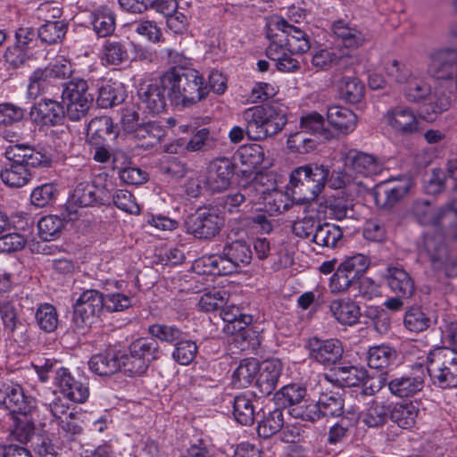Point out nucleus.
Wrapping results in <instances>:
<instances>
[{"label":"nucleus","instance_id":"f257e3e1","mask_svg":"<svg viewBox=\"0 0 457 457\" xmlns=\"http://www.w3.org/2000/svg\"><path fill=\"white\" fill-rule=\"evenodd\" d=\"M164 81L168 85V98L176 106L193 105L208 95L203 76L193 69L173 67L164 72Z\"/></svg>","mask_w":457,"mask_h":457},{"label":"nucleus","instance_id":"f03ea898","mask_svg":"<svg viewBox=\"0 0 457 457\" xmlns=\"http://www.w3.org/2000/svg\"><path fill=\"white\" fill-rule=\"evenodd\" d=\"M245 134L252 140H263L278 134L287 123L285 109L276 104L256 105L242 112Z\"/></svg>","mask_w":457,"mask_h":457},{"label":"nucleus","instance_id":"7ed1b4c3","mask_svg":"<svg viewBox=\"0 0 457 457\" xmlns=\"http://www.w3.org/2000/svg\"><path fill=\"white\" fill-rule=\"evenodd\" d=\"M328 176L329 169L327 166L305 164L293 170L287 188L297 203H309L323 191Z\"/></svg>","mask_w":457,"mask_h":457},{"label":"nucleus","instance_id":"20e7f679","mask_svg":"<svg viewBox=\"0 0 457 457\" xmlns=\"http://www.w3.org/2000/svg\"><path fill=\"white\" fill-rule=\"evenodd\" d=\"M266 34L271 44L287 49L290 54H303L311 47L305 31L278 16L268 21Z\"/></svg>","mask_w":457,"mask_h":457},{"label":"nucleus","instance_id":"39448f33","mask_svg":"<svg viewBox=\"0 0 457 457\" xmlns=\"http://www.w3.org/2000/svg\"><path fill=\"white\" fill-rule=\"evenodd\" d=\"M427 370L430 378L443 388L457 386V353L442 347L431 351Z\"/></svg>","mask_w":457,"mask_h":457},{"label":"nucleus","instance_id":"423d86ee","mask_svg":"<svg viewBox=\"0 0 457 457\" xmlns=\"http://www.w3.org/2000/svg\"><path fill=\"white\" fill-rule=\"evenodd\" d=\"M224 220L214 208H199L185 221L188 234L200 240H210L220 234Z\"/></svg>","mask_w":457,"mask_h":457},{"label":"nucleus","instance_id":"0eeeda50","mask_svg":"<svg viewBox=\"0 0 457 457\" xmlns=\"http://www.w3.org/2000/svg\"><path fill=\"white\" fill-rule=\"evenodd\" d=\"M252 254L249 244L245 240H234L224 245L222 253L212 262V266L216 268L219 273L230 274L237 268L248 265Z\"/></svg>","mask_w":457,"mask_h":457},{"label":"nucleus","instance_id":"6e6552de","mask_svg":"<svg viewBox=\"0 0 457 457\" xmlns=\"http://www.w3.org/2000/svg\"><path fill=\"white\" fill-rule=\"evenodd\" d=\"M96 204H110L111 197L107 196V192L104 188H99L90 182L78 183L66 204L69 219H76L79 208L93 206Z\"/></svg>","mask_w":457,"mask_h":457},{"label":"nucleus","instance_id":"1a4fd4ad","mask_svg":"<svg viewBox=\"0 0 457 457\" xmlns=\"http://www.w3.org/2000/svg\"><path fill=\"white\" fill-rule=\"evenodd\" d=\"M305 347L309 358L325 367L339 363L344 353L343 344L337 338L321 339L313 337L308 339Z\"/></svg>","mask_w":457,"mask_h":457},{"label":"nucleus","instance_id":"9d476101","mask_svg":"<svg viewBox=\"0 0 457 457\" xmlns=\"http://www.w3.org/2000/svg\"><path fill=\"white\" fill-rule=\"evenodd\" d=\"M104 305V296L97 290H86L74 304L72 321L79 328L89 326Z\"/></svg>","mask_w":457,"mask_h":457},{"label":"nucleus","instance_id":"9b49d317","mask_svg":"<svg viewBox=\"0 0 457 457\" xmlns=\"http://www.w3.org/2000/svg\"><path fill=\"white\" fill-rule=\"evenodd\" d=\"M0 405L13 416L30 413L36 407V403L33 397L25 395L19 384L8 382L0 385Z\"/></svg>","mask_w":457,"mask_h":457},{"label":"nucleus","instance_id":"f8f14e48","mask_svg":"<svg viewBox=\"0 0 457 457\" xmlns=\"http://www.w3.org/2000/svg\"><path fill=\"white\" fill-rule=\"evenodd\" d=\"M168 85L164 81V73L157 79L142 83L137 90L141 104L151 113L163 112L167 105Z\"/></svg>","mask_w":457,"mask_h":457},{"label":"nucleus","instance_id":"ddd939ff","mask_svg":"<svg viewBox=\"0 0 457 457\" xmlns=\"http://www.w3.org/2000/svg\"><path fill=\"white\" fill-rule=\"evenodd\" d=\"M382 120L390 131L400 136H411L419 131V120L409 107H391L383 114Z\"/></svg>","mask_w":457,"mask_h":457},{"label":"nucleus","instance_id":"4468645a","mask_svg":"<svg viewBox=\"0 0 457 457\" xmlns=\"http://www.w3.org/2000/svg\"><path fill=\"white\" fill-rule=\"evenodd\" d=\"M235 173V165L228 158H219L211 162L204 179V187L212 193L227 190Z\"/></svg>","mask_w":457,"mask_h":457},{"label":"nucleus","instance_id":"2eb2a0df","mask_svg":"<svg viewBox=\"0 0 457 457\" xmlns=\"http://www.w3.org/2000/svg\"><path fill=\"white\" fill-rule=\"evenodd\" d=\"M282 371V363L278 359L265 360L259 363L253 395L264 397L276 388Z\"/></svg>","mask_w":457,"mask_h":457},{"label":"nucleus","instance_id":"dca6fc26","mask_svg":"<svg viewBox=\"0 0 457 457\" xmlns=\"http://www.w3.org/2000/svg\"><path fill=\"white\" fill-rule=\"evenodd\" d=\"M428 73L437 79H452L457 73V49L442 48L430 55Z\"/></svg>","mask_w":457,"mask_h":457},{"label":"nucleus","instance_id":"f3484780","mask_svg":"<svg viewBox=\"0 0 457 457\" xmlns=\"http://www.w3.org/2000/svg\"><path fill=\"white\" fill-rule=\"evenodd\" d=\"M29 117L38 126H56L62 122L65 112L61 103L43 98L30 108Z\"/></svg>","mask_w":457,"mask_h":457},{"label":"nucleus","instance_id":"a211bd4d","mask_svg":"<svg viewBox=\"0 0 457 457\" xmlns=\"http://www.w3.org/2000/svg\"><path fill=\"white\" fill-rule=\"evenodd\" d=\"M411 187L409 179H404L396 183L386 181L377 186L373 197L377 205L389 210L402 201Z\"/></svg>","mask_w":457,"mask_h":457},{"label":"nucleus","instance_id":"6ab92c4d","mask_svg":"<svg viewBox=\"0 0 457 457\" xmlns=\"http://www.w3.org/2000/svg\"><path fill=\"white\" fill-rule=\"evenodd\" d=\"M55 381L61 393L69 400L83 403L89 396L87 383L82 379H77L65 368L55 370Z\"/></svg>","mask_w":457,"mask_h":457},{"label":"nucleus","instance_id":"aec40b11","mask_svg":"<svg viewBox=\"0 0 457 457\" xmlns=\"http://www.w3.org/2000/svg\"><path fill=\"white\" fill-rule=\"evenodd\" d=\"M383 278L390 290L403 298H411L415 292V284L411 275L401 266L389 265Z\"/></svg>","mask_w":457,"mask_h":457},{"label":"nucleus","instance_id":"412c9836","mask_svg":"<svg viewBox=\"0 0 457 457\" xmlns=\"http://www.w3.org/2000/svg\"><path fill=\"white\" fill-rule=\"evenodd\" d=\"M419 251L420 255L428 256L434 270H441L448 252L444 242V235L430 232L424 234Z\"/></svg>","mask_w":457,"mask_h":457},{"label":"nucleus","instance_id":"4be33fe9","mask_svg":"<svg viewBox=\"0 0 457 457\" xmlns=\"http://www.w3.org/2000/svg\"><path fill=\"white\" fill-rule=\"evenodd\" d=\"M4 154L8 160H16L27 169L29 167H48L51 164L49 155L25 145H10Z\"/></svg>","mask_w":457,"mask_h":457},{"label":"nucleus","instance_id":"5701e85b","mask_svg":"<svg viewBox=\"0 0 457 457\" xmlns=\"http://www.w3.org/2000/svg\"><path fill=\"white\" fill-rule=\"evenodd\" d=\"M118 130L108 116L96 117L87 125V141L90 145H108L114 141Z\"/></svg>","mask_w":457,"mask_h":457},{"label":"nucleus","instance_id":"b1692460","mask_svg":"<svg viewBox=\"0 0 457 457\" xmlns=\"http://www.w3.org/2000/svg\"><path fill=\"white\" fill-rule=\"evenodd\" d=\"M326 378L342 386H357L367 378V370L362 367L351 364L335 366Z\"/></svg>","mask_w":457,"mask_h":457},{"label":"nucleus","instance_id":"393cba45","mask_svg":"<svg viewBox=\"0 0 457 457\" xmlns=\"http://www.w3.org/2000/svg\"><path fill=\"white\" fill-rule=\"evenodd\" d=\"M345 164L364 176L377 175L382 170V163L376 156L355 149L346 154Z\"/></svg>","mask_w":457,"mask_h":457},{"label":"nucleus","instance_id":"a878e982","mask_svg":"<svg viewBox=\"0 0 457 457\" xmlns=\"http://www.w3.org/2000/svg\"><path fill=\"white\" fill-rule=\"evenodd\" d=\"M328 123L337 131L343 134H349L353 131L357 123V117L354 112L342 106H329L327 110Z\"/></svg>","mask_w":457,"mask_h":457},{"label":"nucleus","instance_id":"bb28decb","mask_svg":"<svg viewBox=\"0 0 457 457\" xmlns=\"http://www.w3.org/2000/svg\"><path fill=\"white\" fill-rule=\"evenodd\" d=\"M332 30L342 46L346 48L356 49L361 46L365 42L363 33L350 22L343 20L335 21L332 25Z\"/></svg>","mask_w":457,"mask_h":457},{"label":"nucleus","instance_id":"cd10ccee","mask_svg":"<svg viewBox=\"0 0 457 457\" xmlns=\"http://www.w3.org/2000/svg\"><path fill=\"white\" fill-rule=\"evenodd\" d=\"M334 74L333 79L337 86L341 97L348 103L356 104L361 102L364 96V85L361 81L353 76H342Z\"/></svg>","mask_w":457,"mask_h":457},{"label":"nucleus","instance_id":"c85d7f7f","mask_svg":"<svg viewBox=\"0 0 457 457\" xmlns=\"http://www.w3.org/2000/svg\"><path fill=\"white\" fill-rule=\"evenodd\" d=\"M327 212L335 220L353 219L355 217L353 200L342 192L329 196L325 201Z\"/></svg>","mask_w":457,"mask_h":457},{"label":"nucleus","instance_id":"c756f323","mask_svg":"<svg viewBox=\"0 0 457 457\" xmlns=\"http://www.w3.org/2000/svg\"><path fill=\"white\" fill-rule=\"evenodd\" d=\"M120 352H108L91 357L89 369L99 376H112L121 370Z\"/></svg>","mask_w":457,"mask_h":457},{"label":"nucleus","instance_id":"7c9ffc66","mask_svg":"<svg viewBox=\"0 0 457 457\" xmlns=\"http://www.w3.org/2000/svg\"><path fill=\"white\" fill-rule=\"evenodd\" d=\"M329 310L335 319L343 325L353 326L361 317L359 305L351 300H334L329 304Z\"/></svg>","mask_w":457,"mask_h":457},{"label":"nucleus","instance_id":"2f4dec72","mask_svg":"<svg viewBox=\"0 0 457 457\" xmlns=\"http://www.w3.org/2000/svg\"><path fill=\"white\" fill-rule=\"evenodd\" d=\"M221 308L220 317L226 322L223 330L227 334L241 332L253 321L252 316L242 313L237 306L228 305Z\"/></svg>","mask_w":457,"mask_h":457},{"label":"nucleus","instance_id":"473e14b6","mask_svg":"<svg viewBox=\"0 0 457 457\" xmlns=\"http://www.w3.org/2000/svg\"><path fill=\"white\" fill-rule=\"evenodd\" d=\"M412 217L421 225L444 227L441 208L435 211L428 200H417L411 210Z\"/></svg>","mask_w":457,"mask_h":457},{"label":"nucleus","instance_id":"72a5a7b5","mask_svg":"<svg viewBox=\"0 0 457 457\" xmlns=\"http://www.w3.org/2000/svg\"><path fill=\"white\" fill-rule=\"evenodd\" d=\"M424 386L423 378L418 376H403L392 379L388 388L397 397H411L421 391Z\"/></svg>","mask_w":457,"mask_h":457},{"label":"nucleus","instance_id":"f704fd0d","mask_svg":"<svg viewBox=\"0 0 457 457\" xmlns=\"http://www.w3.org/2000/svg\"><path fill=\"white\" fill-rule=\"evenodd\" d=\"M62 87V98L63 102H93L94 96L88 92L87 81L75 78L69 82H61Z\"/></svg>","mask_w":457,"mask_h":457},{"label":"nucleus","instance_id":"c9c22d12","mask_svg":"<svg viewBox=\"0 0 457 457\" xmlns=\"http://www.w3.org/2000/svg\"><path fill=\"white\" fill-rule=\"evenodd\" d=\"M165 134L162 126L154 121H149L142 123L133 135L139 141L138 145L143 148H151L161 143Z\"/></svg>","mask_w":457,"mask_h":457},{"label":"nucleus","instance_id":"e433bc0d","mask_svg":"<svg viewBox=\"0 0 457 457\" xmlns=\"http://www.w3.org/2000/svg\"><path fill=\"white\" fill-rule=\"evenodd\" d=\"M350 58L348 56H337L332 50L321 49L317 51L312 58V63L319 70H327L332 64L337 65L334 74H340L343 71L350 68Z\"/></svg>","mask_w":457,"mask_h":457},{"label":"nucleus","instance_id":"4c0bfd02","mask_svg":"<svg viewBox=\"0 0 457 457\" xmlns=\"http://www.w3.org/2000/svg\"><path fill=\"white\" fill-rule=\"evenodd\" d=\"M420 408L412 402L396 403L390 408V420L402 428H411L418 418Z\"/></svg>","mask_w":457,"mask_h":457},{"label":"nucleus","instance_id":"58836bf2","mask_svg":"<svg viewBox=\"0 0 457 457\" xmlns=\"http://www.w3.org/2000/svg\"><path fill=\"white\" fill-rule=\"evenodd\" d=\"M342 238V229L338 226L328 222L318 224L312 235V242L317 245L328 248L337 247Z\"/></svg>","mask_w":457,"mask_h":457},{"label":"nucleus","instance_id":"ea45409f","mask_svg":"<svg viewBox=\"0 0 457 457\" xmlns=\"http://www.w3.org/2000/svg\"><path fill=\"white\" fill-rule=\"evenodd\" d=\"M11 163L6 166L1 172L0 178L2 181L10 187H21L30 179L29 169L24 167L16 160H9Z\"/></svg>","mask_w":457,"mask_h":457},{"label":"nucleus","instance_id":"a19ab883","mask_svg":"<svg viewBox=\"0 0 457 457\" xmlns=\"http://www.w3.org/2000/svg\"><path fill=\"white\" fill-rule=\"evenodd\" d=\"M293 54L287 52V49L274 46L270 43L266 49V55L276 62V67L282 72H295L299 70V62L292 57Z\"/></svg>","mask_w":457,"mask_h":457},{"label":"nucleus","instance_id":"79ce46f5","mask_svg":"<svg viewBox=\"0 0 457 457\" xmlns=\"http://www.w3.org/2000/svg\"><path fill=\"white\" fill-rule=\"evenodd\" d=\"M397 358L396 351L389 345H379L370 347L367 361L371 369H384L395 362Z\"/></svg>","mask_w":457,"mask_h":457},{"label":"nucleus","instance_id":"37998d69","mask_svg":"<svg viewBox=\"0 0 457 457\" xmlns=\"http://www.w3.org/2000/svg\"><path fill=\"white\" fill-rule=\"evenodd\" d=\"M390 418V406L373 401L363 411L362 422L370 428L383 427Z\"/></svg>","mask_w":457,"mask_h":457},{"label":"nucleus","instance_id":"c03bdc74","mask_svg":"<svg viewBox=\"0 0 457 457\" xmlns=\"http://www.w3.org/2000/svg\"><path fill=\"white\" fill-rule=\"evenodd\" d=\"M44 69H37L29 77L28 96L35 99L43 94H51L58 86L55 85Z\"/></svg>","mask_w":457,"mask_h":457},{"label":"nucleus","instance_id":"a18cd8bd","mask_svg":"<svg viewBox=\"0 0 457 457\" xmlns=\"http://www.w3.org/2000/svg\"><path fill=\"white\" fill-rule=\"evenodd\" d=\"M129 349L149 365L159 359L161 353L158 342L152 337H139L129 344Z\"/></svg>","mask_w":457,"mask_h":457},{"label":"nucleus","instance_id":"49530a36","mask_svg":"<svg viewBox=\"0 0 457 457\" xmlns=\"http://www.w3.org/2000/svg\"><path fill=\"white\" fill-rule=\"evenodd\" d=\"M123 94L120 87L108 80H102L98 86L96 103L101 108H109L123 101Z\"/></svg>","mask_w":457,"mask_h":457},{"label":"nucleus","instance_id":"de8ad7c7","mask_svg":"<svg viewBox=\"0 0 457 457\" xmlns=\"http://www.w3.org/2000/svg\"><path fill=\"white\" fill-rule=\"evenodd\" d=\"M91 23L96 33L105 37L115 29V16L110 9L102 7L92 14Z\"/></svg>","mask_w":457,"mask_h":457},{"label":"nucleus","instance_id":"09e8293b","mask_svg":"<svg viewBox=\"0 0 457 457\" xmlns=\"http://www.w3.org/2000/svg\"><path fill=\"white\" fill-rule=\"evenodd\" d=\"M284 425V417L280 409H274L264 415L259 421L257 433L259 436L269 438L281 430Z\"/></svg>","mask_w":457,"mask_h":457},{"label":"nucleus","instance_id":"8fccbe9b","mask_svg":"<svg viewBox=\"0 0 457 457\" xmlns=\"http://www.w3.org/2000/svg\"><path fill=\"white\" fill-rule=\"evenodd\" d=\"M317 402L320 418H337L344 413V400L337 394H322Z\"/></svg>","mask_w":457,"mask_h":457},{"label":"nucleus","instance_id":"3c124183","mask_svg":"<svg viewBox=\"0 0 457 457\" xmlns=\"http://www.w3.org/2000/svg\"><path fill=\"white\" fill-rule=\"evenodd\" d=\"M67 32V24L63 21H46L37 30V36L43 43L48 45L62 41Z\"/></svg>","mask_w":457,"mask_h":457},{"label":"nucleus","instance_id":"603ef678","mask_svg":"<svg viewBox=\"0 0 457 457\" xmlns=\"http://www.w3.org/2000/svg\"><path fill=\"white\" fill-rule=\"evenodd\" d=\"M126 43L119 40H106L103 46L102 60L111 65H119L128 60Z\"/></svg>","mask_w":457,"mask_h":457},{"label":"nucleus","instance_id":"864d4df0","mask_svg":"<svg viewBox=\"0 0 457 457\" xmlns=\"http://www.w3.org/2000/svg\"><path fill=\"white\" fill-rule=\"evenodd\" d=\"M120 356L121 370L128 377L142 376L150 366L146 361L142 360L129 349H128V353L120 352Z\"/></svg>","mask_w":457,"mask_h":457},{"label":"nucleus","instance_id":"5fc2aeb1","mask_svg":"<svg viewBox=\"0 0 457 457\" xmlns=\"http://www.w3.org/2000/svg\"><path fill=\"white\" fill-rule=\"evenodd\" d=\"M259 362L255 359H245L233 373V382L240 387H247L256 378Z\"/></svg>","mask_w":457,"mask_h":457},{"label":"nucleus","instance_id":"6e6d98bb","mask_svg":"<svg viewBox=\"0 0 457 457\" xmlns=\"http://www.w3.org/2000/svg\"><path fill=\"white\" fill-rule=\"evenodd\" d=\"M233 415L241 425H252L254 422V408L252 401L243 395L236 396L233 401Z\"/></svg>","mask_w":457,"mask_h":457},{"label":"nucleus","instance_id":"4d7b16f0","mask_svg":"<svg viewBox=\"0 0 457 457\" xmlns=\"http://www.w3.org/2000/svg\"><path fill=\"white\" fill-rule=\"evenodd\" d=\"M29 413L16 414L12 416V435L21 443L28 442L34 434V422L29 417Z\"/></svg>","mask_w":457,"mask_h":457},{"label":"nucleus","instance_id":"13d9d810","mask_svg":"<svg viewBox=\"0 0 457 457\" xmlns=\"http://www.w3.org/2000/svg\"><path fill=\"white\" fill-rule=\"evenodd\" d=\"M40 238L46 242L59 237L63 228V221L54 215L41 218L37 224Z\"/></svg>","mask_w":457,"mask_h":457},{"label":"nucleus","instance_id":"bf43d9fd","mask_svg":"<svg viewBox=\"0 0 457 457\" xmlns=\"http://www.w3.org/2000/svg\"><path fill=\"white\" fill-rule=\"evenodd\" d=\"M152 338L159 339L168 344H175L182 339L184 332L174 325L155 323L148 328Z\"/></svg>","mask_w":457,"mask_h":457},{"label":"nucleus","instance_id":"052dcab7","mask_svg":"<svg viewBox=\"0 0 457 457\" xmlns=\"http://www.w3.org/2000/svg\"><path fill=\"white\" fill-rule=\"evenodd\" d=\"M403 324L408 330L419 333L430 326V319L420 307L412 306L405 312Z\"/></svg>","mask_w":457,"mask_h":457},{"label":"nucleus","instance_id":"680f3d73","mask_svg":"<svg viewBox=\"0 0 457 457\" xmlns=\"http://www.w3.org/2000/svg\"><path fill=\"white\" fill-rule=\"evenodd\" d=\"M301 128L303 131L311 132L313 135H320L324 139L329 140L334 134L324 128V119L318 112H312L301 118Z\"/></svg>","mask_w":457,"mask_h":457},{"label":"nucleus","instance_id":"e2e57ef3","mask_svg":"<svg viewBox=\"0 0 457 457\" xmlns=\"http://www.w3.org/2000/svg\"><path fill=\"white\" fill-rule=\"evenodd\" d=\"M36 320L39 328L45 332H54L58 326L56 309L49 303L40 305L36 312Z\"/></svg>","mask_w":457,"mask_h":457},{"label":"nucleus","instance_id":"0e129e2a","mask_svg":"<svg viewBox=\"0 0 457 457\" xmlns=\"http://www.w3.org/2000/svg\"><path fill=\"white\" fill-rule=\"evenodd\" d=\"M197 351L195 341L182 338L176 343L172 358L181 365H188L195 360Z\"/></svg>","mask_w":457,"mask_h":457},{"label":"nucleus","instance_id":"69168bd1","mask_svg":"<svg viewBox=\"0 0 457 457\" xmlns=\"http://www.w3.org/2000/svg\"><path fill=\"white\" fill-rule=\"evenodd\" d=\"M290 414L296 419L307 421H316L320 419V409L317 401L306 397L290 409Z\"/></svg>","mask_w":457,"mask_h":457},{"label":"nucleus","instance_id":"338daca9","mask_svg":"<svg viewBox=\"0 0 457 457\" xmlns=\"http://www.w3.org/2000/svg\"><path fill=\"white\" fill-rule=\"evenodd\" d=\"M238 154L241 162L253 170L260 167L264 160L263 148L257 144L246 145L240 148Z\"/></svg>","mask_w":457,"mask_h":457},{"label":"nucleus","instance_id":"774afa93","mask_svg":"<svg viewBox=\"0 0 457 457\" xmlns=\"http://www.w3.org/2000/svg\"><path fill=\"white\" fill-rule=\"evenodd\" d=\"M405 84V96L410 102H419L430 94V86L424 79L412 74Z\"/></svg>","mask_w":457,"mask_h":457}]
</instances>
